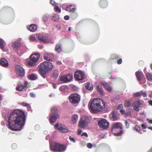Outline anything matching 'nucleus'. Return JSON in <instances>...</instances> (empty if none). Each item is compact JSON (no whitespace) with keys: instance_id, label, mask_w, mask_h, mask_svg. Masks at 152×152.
Returning <instances> with one entry per match:
<instances>
[{"instance_id":"1","label":"nucleus","mask_w":152,"mask_h":152,"mask_svg":"<svg viewBox=\"0 0 152 152\" xmlns=\"http://www.w3.org/2000/svg\"><path fill=\"white\" fill-rule=\"evenodd\" d=\"M25 121L24 113L20 110H15L9 117L8 128L12 130H20L23 128Z\"/></svg>"},{"instance_id":"2","label":"nucleus","mask_w":152,"mask_h":152,"mask_svg":"<svg viewBox=\"0 0 152 152\" xmlns=\"http://www.w3.org/2000/svg\"><path fill=\"white\" fill-rule=\"evenodd\" d=\"M89 105L90 111L92 113H97L102 111L105 107V102L103 100L99 98L94 99L90 102Z\"/></svg>"},{"instance_id":"3","label":"nucleus","mask_w":152,"mask_h":152,"mask_svg":"<svg viewBox=\"0 0 152 152\" xmlns=\"http://www.w3.org/2000/svg\"><path fill=\"white\" fill-rule=\"evenodd\" d=\"M38 67L41 75L45 78L46 76L45 75L53 69V66L51 62L44 61L41 63Z\"/></svg>"},{"instance_id":"4","label":"nucleus","mask_w":152,"mask_h":152,"mask_svg":"<svg viewBox=\"0 0 152 152\" xmlns=\"http://www.w3.org/2000/svg\"><path fill=\"white\" fill-rule=\"evenodd\" d=\"M50 148L51 150L53 152H64L66 148L65 145L55 142L51 143Z\"/></svg>"},{"instance_id":"5","label":"nucleus","mask_w":152,"mask_h":152,"mask_svg":"<svg viewBox=\"0 0 152 152\" xmlns=\"http://www.w3.org/2000/svg\"><path fill=\"white\" fill-rule=\"evenodd\" d=\"M40 56L38 53H35L32 54L30 57L29 66H33L36 65Z\"/></svg>"},{"instance_id":"6","label":"nucleus","mask_w":152,"mask_h":152,"mask_svg":"<svg viewBox=\"0 0 152 152\" xmlns=\"http://www.w3.org/2000/svg\"><path fill=\"white\" fill-rule=\"evenodd\" d=\"M69 98L70 102L72 104H78L80 100V96L77 93L71 94Z\"/></svg>"},{"instance_id":"7","label":"nucleus","mask_w":152,"mask_h":152,"mask_svg":"<svg viewBox=\"0 0 152 152\" xmlns=\"http://www.w3.org/2000/svg\"><path fill=\"white\" fill-rule=\"evenodd\" d=\"M120 129L119 132L118 133H115L114 134L116 136H119L123 133L122 130V125L121 123L117 122L113 124L112 125L111 130L113 132L115 131L116 129Z\"/></svg>"},{"instance_id":"8","label":"nucleus","mask_w":152,"mask_h":152,"mask_svg":"<svg viewBox=\"0 0 152 152\" xmlns=\"http://www.w3.org/2000/svg\"><path fill=\"white\" fill-rule=\"evenodd\" d=\"M90 121V120L87 116H83L79 122V126L81 128H85L89 123Z\"/></svg>"},{"instance_id":"9","label":"nucleus","mask_w":152,"mask_h":152,"mask_svg":"<svg viewBox=\"0 0 152 152\" xmlns=\"http://www.w3.org/2000/svg\"><path fill=\"white\" fill-rule=\"evenodd\" d=\"M15 69L16 73L18 76L22 77L24 76L25 71L21 66L18 65H16Z\"/></svg>"},{"instance_id":"10","label":"nucleus","mask_w":152,"mask_h":152,"mask_svg":"<svg viewBox=\"0 0 152 152\" xmlns=\"http://www.w3.org/2000/svg\"><path fill=\"white\" fill-rule=\"evenodd\" d=\"M98 125L101 128L106 129L109 126V124L107 121L104 119H102L98 122Z\"/></svg>"},{"instance_id":"11","label":"nucleus","mask_w":152,"mask_h":152,"mask_svg":"<svg viewBox=\"0 0 152 152\" xmlns=\"http://www.w3.org/2000/svg\"><path fill=\"white\" fill-rule=\"evenodd\" d=\"M74 77L75 79L78 80H82L85 77L84 73L80 71H77L76 72L75 74Z\"/></svg>"},{"instance_id":"12","label":"nucleus","mask_w":152,"mask_h":152,"mask_svg":"<svg viewBox=\"0 0 152 152\" xmlns=\"http://www.w3.org/2000/svg\"><path fill=\"white\" fill-rule=\"evenodd\" d=\"M72 79V75L71 74H68L65 75L61 76L60 80L64 83H66L71 81Z\"/></svg>"},{"instance_id":"13","label":"nucleus","mask_w":152,"mask_h":152,"mask_svg":"<svg viewBox=\"0 0 152 152\" xmlns=\"http://www.w3.org/2000/svg\"><path fill=\"white\" fill-rule=\"evenodd\" d=\"M54 127L57 129L61 132L64 133H66L68 132V130L66 128L63 127L61 124H59L58 123H57L55 125Z\"/></svg>"},{"instance_id":"14","label":"nucleus","mask_w":152,"mask_h":152,"mask_svg":"<svg viewBox=\"0 0 152 152\" xmlns=\"http://www.w3.org/2000/svg\"><path fill=\"white\" fill-rule=\"evenodd\" d=\"M54 127L57 129L61 132L64 133H66L68 132V130L66 128L63 127L61 124H59L58 123H57L55 125Z\"/></svg>"},{"instance_id":"15","label":"nucleus","mask_w":152,"mask_h":152,"mask_svg":"<svg viewBox=\"0 0 152 152\" xmlns=\"http://www.w3.org/2000/svg\"><path fill=\"white\" fill-rule=\"evenodd\" d=\"M54 58L53 54L48 53H45L44 54L43 58L44 60L48 61H52Z\"/></svg>"},{"instance_id":"16","label":"nucleus","mask_w":152,"mask_h":152,"mask_svg":"<svg viewBox=\"0 0 152 152\" xmlns=\"http://www.w3.org/2000/svg\"><path fill=\"white\" fill-rule=\"evenodd\" d=\"M58 114H52L49 119V121L51 124L55 122L56 120L59 117Z\"/></svg>"},{"instance_id":"17","label":"nucleus","mask_w":152,"mask_h":152,"mask_svg":"<svg viewBox=\"0 0 152 152\" xmlns=\"http://www.w3.org/2000/svg\"><path fill=\"white\" fill-rule=\"evenodd\" d=\"M28 84V82L25 81L24 85H20L16 87V89L17 90L19 91H21L24 89H26V88H27L26 87V86H27Z\"/></svg>"},{"instance_id":"18","label":"nucleus","mask_w":152,"mask_h":152,"mask_svg":"<svg viewBox=\"0 0 152 152\" xmlns=\"http://www.w3.org/2000/svg\"><path fill=\"white\" fill-rule=\"evenodd\" d=\"M99 5L102 8H106L108 5V3L106 0H100L99 2Z\"/></svg>"},{"instance_id":"19","label":"nucleus","mask_w":152,"mask_h":152,"mask_svg":"<svg viewBox=\"0 0 152 152\" xmlns=\"http://www.w3.org/2000/svg\"><path fill=\"white\" fill-rule=\"evenodd\" d=\"M0 64L4 67L8 66L9 64L8 61L4 58H1L0 59Z\"/></svg>"},{"instance_id":"20","label":"nucleus","mask_w":152,"mask_h":152,"mask_svg":"<svg viewBox=\"0 0 152 152\" xmlns=\"http://www.w3.org/2000/svg\"><path fill=\"white\" fill-rule=\"evenodd\" d=\"M135 75L138 80L139 81L141 80L144 76L142 72L140 71L136 72Z\"/></svg>"},{"instance_id":"21","label":"nucleus","mask_w":152,"mask_h":152,"mask_svg":"<svg viewBox=\"0 0 152 152\" xmlns=\"http://www.w3.org/2000/svg\"><path fill=\"white\" fill-rule=\"evenodd\" d=\"M75 10V6L74 5H69L66 7V10L69 12H73Z\"/></svg>"},{"instance_id":"22","label":"nucleus","mask_w":152,"mask_h":152,"mask_svg":"<svg viewBox=\"0 0 152 152\" xmlns=\"http://www.w3.org/2000/svg\"><path fill=\"white\" fill-rule=\"evenodd\" d=\"M20 42L19 40H17L12 42V45L14 48L17 49L20 47Z\"/></svg>"},{"instance_id":"23","label":"nucleus","mask_w":152,"mask_h":152,"mask_svg":"<svg viewBox=\"0 0 152 152\" xmlns=\"http://www.w3.org/2000/svg\"><path fill=\"white\" fill-rule=\"evenodd\" d=\"M39 39L44 42H46L48 41V39L45 36L44 34H40L38 37Z\"/></svg>"},{"instance_id":"24","label":"nucleus","mask_w":152,"mask_h":152,"mask_svg":"<svg viewBox=\"0 0 152 152\" xmlns=\"http://www.w3.org/2000/svg\"><path fill=\"white\" fill-rule=\"evenodd\" d=\"M101 84L102 85L104 88L107 90L108 91H111V86H109L108 84L104 82H101Z\"/></svg>"},{"instance_id":"25","label":"nucleus","mask_w":152,"mask_h":152,"mask_svg":"<svg viewBox=\"0 0 152 152\" xmlns=\"http://www.w3.org/2000/svg\"><path fill=\"white\" fill-rule=\"evenodd\" d=\"M96 90L100 94L103 95L104 94V92L103 90L102 86L101 85H98L96 86Z\"/></svg>"},{"instance_id":"26","label":"nucleus","mask_w":152,"mask_h":152,"mask_svg":"<svg viewBox=\"0 0 152 152\" xmlns=\"http://www.w3.org/2000/svg\"><path fill=\"white\" fill-rule=\"evenodd\" d=\"M61 45L60 43L57 44L56 46L55 50L58 53H59L61 50Z\"/></svg>"},{"instance_id":"27","label":"nucleus","mask_w":152,"mask_h":152,"mask_svg":"<svg viewBox=\"0 0 152 152\" xmlns=\"http://www.w3.org/2000/svg\"><path fill=\"white\" fill-rule=\"evenodd\" d=\"M37 29V26L35 24H31L29 26V30L31 31L34 32Z\"/></svg>"},{"instance_id":"28","label":"nucleus","mask_w":152,"mask_h":152,"mask_svg":"<svg viewBox=\"0 0 152 152\" xmlns=\"http://www.w3.org/2000/svg\"><path fill=\"white\" fill-rule=\"evenodd\" d=\"M120 58L119 56L117 54H114L112 55L110 57V60L113 61H116Z\"/></svg>"},{"instance_id":"29","label":"nucleus","mask_w":152,"mask_h":152,"mask_svg":"<svg viewBox=\"0 0 152 152\" xmlns=\"http://www.w3.org/2000/svg\"><path fill=\"white\" fill-rule=\"evenodd\" d=\"M78 119V116L77 114L74 115L72 118V122L73 124L76 123Z\"/></svg>"},{"instance_id":"30","label":"nucleus","mask_w":152,"mask_h":152,"mask_svg":"<svg viewBox=\"0 0 152 152\" xmlns=\"http://www.w3.org/2000/svg\"><path fill=\"white\" fill-rule=\"evenodd\" d=\"M86 88L90 91H92L93 89V85H91L89 83H87L85 84Z\"/></svg>"},{"instance_id":"31","label":"nucleus","mask_w":152,"mask_h":152,"mask_svg":"<svg viewBox=\"0 0 152 152\" xmlns=\"http://www.w3.org/2000/svg\"><path fill=\"white\" fill-rule=\"evenodd\" d=\"M38 78L36 74H32L29 75V79L31 80H35Z\"/></svg>"},{"instance_id":"32","label":"nucleus","mask_w":152,"mask_h":152,"mask_svg":"<svg viewBox=\"0 0 152 152\" xmlns=\"http://www.w3.org/2000/svg\"><path fill=\"white\" fill-rule=\"evenodd\" d=\"M5 42L1 39L0 38V48L3 51H4Z\"/></svg>"},{"instance_id":"33","label":"nucleus","mask_w":152,"mask_h":152,"mask_svg":"<svg viewBox=\"0 0 152 152\" xmlns=\"http://www.w3.org/2000/svg\"><path fill=\"white\" fill-rule=\"evenodd\" d=\"M59 19L58 15L57 14H55L52 17V20L54 21H56Z\"/></svg>"},{"instance_id":"34","label":"nucleus","mask_w":152,"mask_h":152,"mask_svg":"<svg viewBox=\"0 0 152 152\" xmlns=\"http://www.w3.org/2000/svg\"><path fill=\"white\" fill-rule=\"evenodd\" d=\"M58 70H55L53 71V77L55 79H56L58 77Z\"/></svg>"},{"instance_id":"35","label":"nucleus","mask_w":152,"mask_h":152,"mask_svg":"<svg viewBox=\"0 0 152 152\" xmlns=\"http://www.w3.org/2000/svg\"><path fill=\"white\" fill-rule=\"evenodd\" d=\"M124 105L126 107H129L131 105V103L129 101H125L124 103Z\"/></svg>"},{"instance_id":"36","label":"nucleus","mask_w":152,"mask_h":152,"mask_svg":"<svg viewBox=\"0 0 152 152\" xmlns=\"http://www.w3.org/2000/svg\"><path fill=\"white\" fill-rule=\"evenodd\" d=\"M51 112L53 114H58V109L56 107H53L51 110Z\"/></svg>"},{"instance_id":"37","label":"nucleus","mask_w":152,"mask_h":152,"mask_svg":"<svg viewBox=\"0 0 152 152\" xmlns=\"http://www.w3.org/2000/svg\"><path fill=\"white\" fill-rule=\"evenodd\" d=\"M146 77L148 80L149 81L152 80V74L148 73L146 75Z\"/></svg>"},{"instance_id":"38","label":"nucleus","mask_w":152,"mask_h":152,"mask_svg":"<svg viewBox=\"0 0 152 152\" xmlns=\"http://www.w3.org/2000/svg\"><path fill=\"white\" fill-rule=\"evenodd\" d=\"M29 39L30 41L32 42H34L36 40L35 37L33 35L30 36Z\"/></svg>"},{"instance_id":"39","label":"nucleus","mask_w":152,"mask_h":152,"mask_svg":"<svg viewBox=\"0 0 152 152\" xmlns=\"http://www.w3.org/2000/svg\"><path fill=\"white\" fill-rule=\"evenodd\" d=\"M112 118L114 121H116L118 120V118L116 115L114 113H113L112 114Z\"/></svg>"},{"instance_id":"40","label":"nucleus","mask_w":152,"mask_h":152,"mask_svg":"<svg viewBox=\"0 0 152 152\" xmlns=\"http://www.w3.org/2000/svg\"><path fill=\"white\" fill-rule=\"evenodd\" d=\"M140 96H143V97H146L147 96V94L145 92H143L142 91H140Z\"/></svg>"},{"instance_id":"41","label":"nucleus","mask_w":152,"mask_h":152,"mask_svg":"<svg viewBox=\"0 0 152 152\" xmlns=\"http://www.w3.org/2000/svg\"><path fill=\"white\" fill-rule=\"evenodd\" d=\"M42 19L44 21H47L48 19V16L46 15H44L42 17Z\"/></svg>"},{"instance_id":"42","label":"nucleus","mask_w":152,"mask_h":152,"mask_svg":"<svg viewBox=\"0 0 152 152\" xmlns=\"http://www.w3.org/2000/svg\"><path fill=\"white\" fill-rule=\"evenodd\" d=\"M134 129L137 132H138L140 130V128L137 125H136L134 128Z\"/></svg>"},{"instance_id":"43","label":"nucleus","mask_w":152,"mask_h":152,"mask_svg":"<svg viewBox=\"0 0 152 152\" xmlns=\"http://www.w3.org/2000/svg\"><path fill=\"white\" fill-rule=\"evenodd\" d=\"M66 86H61L59 88V90L60 91L62 92H64V90L65 89Z\"/></svg>"},{"instance_id":"44","label":"nucleus","mask_w":152,"mask_h":152,"mask_svg":"<svg viewBox=\"0 0 152 152\" xmlns=\"http://www.w3.org/2000/svg\"><path fill=\"white\" fill-rule=\"evenodd\" d=\"M55 10L56 12H61V9L58 6L56 7H55Z\"/></svg>"},{"instance_id":"45","label":"nucleus","mask_w":152,"mask_h":152,"mask_svg":"<svg viewBox=\"0 0 152 152\" xmlns=\"http://www.w3.org/2000/svg\"><path fill=\"white\" fill-rule=\"evenodd\" d=\"M140 91L137 92L134 94V96L135 97H137L140 96Z\"/></svg>"},{"instance_id":"46","label":"nucleus","mask_w":152,"mask_h":152,"mask_svg":"<svg viewBox=\"0 0 152 152\" xmlns=\"http://www.w3.org/2000/svg\"><path fill=\"white\" fill-rule=\"evenodd\" d=\"M123 108V105L122 104H120L118 105L117 109L118 110L122 109Z\"/></svg>"},{"instance_id":"47","label":"nucleus","mask_w":152,"mask_h":152,"mask_svg":"<svg viewBox=\"0 0 152 152\" xmlns=\"http://www.w3.org/2000/svg\"><path fill=\"white\" fill-rule=\"evenodd\" d=\"M133 108L136 111H138L140 110L139 107L138 106H134Z\"/></svg>"},{"instance_id":"48","label":"nucleus","mask_w":152,"mask_h":152,"mask_svg":"<svg viewBox=\"0 0 152 152\" xmlns=\"http://www.w3.org/2000/svg\"><path fill=\"white\" fill-rule=\"evenodd\" d=\"M12 148L13 149H15L17 148V145L15 143L13 144L12 145Z\"/></svg>"},{"instance_id":"49","label":"nucleus","mask_w":152,"mask_h":152,"mask_svg":"<svg viewBox=\"0 0 152 152\" xmlns=\"http://www.w3.org/2000/svg\"><path fill=\"white\" fill-rule=\"evenodd\" d=\"M143 101L142 100H139L138 101H136V103L139 104L140 105L142 104L143 103Z\"/></svg>"},{"instance_id":"50","label":"nucleus","mask_w":152,"mask_h":152,"mask_svg":"<svg viewBox=\"0 0 152 152\" xmlns=\"http://www.w3.org/2000/svg\"><path fill=\"white\" fill-rule=\"evenodd\" d=\"M87 147L88 148H91L92 147V145L91 143H88L87 144Z\"/></svg>"},{"instance_id":"51","label":"nucleus","mask_w":152,"mask_h":152,"mask_svg":"<svg viewBox=\"0 0 152 152\" xmlns=\"http://www.w3.org/2000/svg\"><path fill=\"white\" fill-rule=\"evenodd\" d=\"M122 60L121 58L119 59L117 61V63L118 64H120L122 63Z\"/></svg>"},{"instance_id":"52","label":"nucleus","mask_w":152,"mask_h":152,"mask_svg":"<svg viewBox=\"0 0 152 152\" xmlns=\"http://www.w3.org/2000/svg\"><path fill=\"white\" fill-rule=\"evenodd\" d=\"M69 138L71 141H72L74 143L75 142V139L74 138L72 137L71 136L69 137Z\"/></svg>"},{"instance_id":"53","label":"nucleus","mask_w":152,"mask_h":152,"mask_svg":"<svg viewBox=\"0 0 152 152\" xmlns=\"http://www.w3.org/2000/svg\"><path fill=\"white\" fill-rule=\"evenodd\" d=\"M50 3L53 6H55L56 5V3L53 0H50Z\"/></svg>"},{"instance_id":"54","label":"nucleus","mask_w":152,"mask_h":152,"mask_svg":"<svg viewBox=\"0 0 152 152\" xmlns=\"http://www.w3.org/2000/svg\"><path fill=\"white\" fill-rule=\"evenodd\" d=\"M69 15H66L64 17V20H68L69 19Z\"/></svg>"},{"instance_id":"55","label":"nucleus","mask_w":152,"mask_h":152,"mask_svg":"<svg viewBox=\"0 0 152 152\" xmlns=\"http://www.w3.org/2000/svg\"><path fill=\"white\" fill-rule=\"evenodd\" d=\"M125 125L126 127L127 128H128L129 126V124H128L127 121H125Z\"/></svg>"},{"instance_id":"56","label":"nucleus","mask_w":152,"mask_h":152,"mask_svg":"<svg viewBox=\"0 0 152 152\" xmlns=\"http://www.w3.org/2000/svg\"><path fill=\"white\" fill-rule=\"evenodd\" d=\"M134 104L135 106H138V107H140V105L139 104L136 103V101H135L134 102Z\"/></svg>"},{"instance_id":"57","label":"nucleus","mask_w":152,"mask_h":152,"mask_svg":"<svg viewBox=\"0 0 152 152\" xmlns=\"http://www.w3.org/2000/svg\"><path fill=\"white\" fill-rule=\"evenodd\" d=\"M120 112L122 115L124 114L125 113V111L124 110H120Z\"/></svg>"},{"instance_id":"58","label":"nucleus","mask_w":152,"mask_h":152,"mask_svg":"<svg viewBox=\"0 0 152 152\" xmlns=\"http://www.w3.org/2000/svg\"><path fill=\"white\" fill-rule=\"evenodd\" d=\"M30 96L32 97H34L35 96V95L33 93H30Z\"/></svg>"},{"instance_id":"59","label":"nucleus","mask_w":152,"mask_h":152,"mask_svg":"<svg viewBox=\"0 0 152 152\" xmlns=\"http://www.w3.org/2000/svg\"><path fill=\"white\" fill-rule=\"evenodd\" d=\"M52 85L54 89H56V88L57 86L56 84L54 83H52Z\"/></svg>"},{"instance_id":"60","label":"nucleus","mask_w":152,"mask_h":152,"mask_svg":"<svg viewBox=\"0 0 152 152\" xmlns=\"http://www.w3.org/2000/svg\"><path fill=\"white\" fill-rule=\"evenodd\" d=\"M78 132V134L79 135L81 134V133L82 130L80 129H78L77 130Z\"/></svg>"},{"instance_id":"61","label":"nucleus","mask_w":152,"mask_h":152,"mask_svg":"<svg viewBox=\"0 0 152 152\" xmlns=\"http://www.w3.org/2000/svg\"><path fill=\"white\" fill-rule=\"evenodd\" d=\"M82 136H85V137H87L88 136V135L87 134L86 132H84L81 135Z\"/></svg>"},{"instance_id":"62","label":"nucleus","mask_w":152,"mask_h":152,"mask_svg":"<svg viewBox=\"0 0 152 152\" xmlns=\"http://www.w3.org/2000/svg\"><path fill=\"white\" fill-rule=\"evenodd\" d=\"M22 104L23 106H26L28 105V104L25 102H23L22 103Z\"/></svg>"},{"instance_id":"63","label":"nucleus","mask_w":152,"mask_h":152,"mask_svg":"<svg viewBox=\"0 0 152 152\" xmlns=\"http://www.w3.org/2000/svg\"><path fill=\"white\" fill-rule=\"evenodd\" d=\"M142 127L144 129H145L146 128V126L144 124H142Z\"/></svg>"},{"instance_id":"64","label":"nucleus","mask_w":152,"mask_h":152,"mask_svg":"<svg viewBox=\"0 0 152 152\" xmlns=\"http://www.w3.org/2000/svg\"><path fill=\"white\" fill-rule=\"evenodd\" d=\"M148 103L150 105L152 106V100L149 101Z\"/></svg>"}]
</instances>
